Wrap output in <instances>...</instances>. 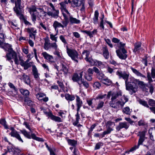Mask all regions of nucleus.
I'll return each instance as SVG.
<instances>
[{"label":"nucleus","instance_id":"22","mask_svg":"<svg viewBox=\"0 0 155 155\" xmlns=\"http://www.w3.org/2000/svg\"><path fill=\"white\" fill-rule=\"evenodd\" d=\"M76 105L77 107V111L78 112L80 110V108L82 106L83 103L81 100L80 98L78 96H76Z\"/></svg>","mask_w":155,"mask_h":155},{"label":"nucleus","instance_id":"36","mask_svg":"<svg viewBox=\"0 0 155 155\" xmlns=\"http://www.w3.org/2000/svg\"><path fill=\"white\" fill-rule=\"evenodd\" d=\"M99 16V13L97 11H96L94 12V17L93 18V20L94 24H97V22L98 17Z\"/></svg>","mask_w":155,"mask_h":155},{"label":"nucleus","instance_id":"18","mask_svg":"<svg viewBox=\"0 0 155 155\" xmlns=\"http://www.w3.org/2000/svg\"><path fill=\"white\" fill-rule=\"evenodd\" d=\"M10 95L14 97H16L17 95V89L15 87L12 83H10Z\"/></svg>","mask_w":155,"mask_h":155},{"label":"nucleus","instance_id":"19","mask_svg":"<svg viewBox=\"0 0 155 155\" xmlns=\"http://www.w3.org/2000/svg\"><path fill=\"white\" fill-rule=\"evenodd\" d=\"M19 59L20 61V65L24 67V69L27 70L31 66L32 64L31 62L28 63L27 62H24V61L20 58H19Z\"/></svg>","mask_w":155,"mask_h":155},{"label":"nucleus","instance_id":"39","mask_svg":"<svg viewBox=\"0 0 155 155\" xmlns=\"http://www.w3.org/2000/svg\"><path fill=\"white\" fill-rule=\"evenodd\" d=\"M67 141L69 145L73 147L75 146L77 144V141L73 140L68 139Z\"/></svg>","mask_w":155,"mask_h":155},{"label":"nucleus","instance_id":"12","mask_svg":"<svg viewBox=\"0 0 155 155\" xmlns=\"http://www.w3.org/2000/svg\"><path fill=\"white\" fill-rule=\"evenodd\" d=\"M41 55L48 62L51 63H53L54 62V60L53 57L52 55L48 54L46 52H42Z\"/></svg>","mask_w":155,"mask_h":155},{"label":"nucleus","instance_id":"62","mask_svg":"<svg viewBox=\"0 0 155 155\" xmlns=\"http://www.w3.org/2000/svg\"><path fill=\"white\" fill-rule=\"evenodd\" d=\"M101 86V84L98 82H95L94 84L93 87L95 88H99Z\"/></svg>","mask_w":155,"mask_h":155},{"label":"nucleus","instance_id":"64","mask_svg":"<svg viewBox=\"0 0 155 155\" xmlns=\"http://www.w3.org/2000/svg\"><path fill=\"white\" fill-rule=\"evenodd\" d=\"M31 137L32 138L38 141H41L40 139L38 137H37L34 134H31Z\"/></svg>","mask_w":155,"mask_h":155},{"label":"nucleus","instance_id":"14","mask_svg":"<svg viewBox=\"0 0 155 155\" xmlns=\"http://www.w3.org/2000/svg\"><path fill=\"white\" fill-rule=\"evenodd\" d=\"M129 124L126 122H121L119 123V125L117 126L116 129L118 131L123 128L127 130L129 128Z\"/></svg>","mask_w":155,"mask_h":155},{"label":"nucleus","instance_id":"59","mask_svg":"<svg viewBox=\"0 0 155 155\" xmlns=\"http://www.w3.org/2000/svg\"><path fill=\"white\" fill-rule=\"evenodd\" d=\"M147 131L146 130L139 132V134L140 137L144 138L145 134L146 133Z\"/></svg>","mask_w":155,"mask_h":155},{"label":"nucleus","instance_id":"33","mask_svg":"<svg viewBox=\"0 0 155 155\" xmlns=\"http://www.w3.org/2000/svg\"><path fill=\"white\" fill-rule=\"evenodd\" d=\"M28 10L30 14L34 13L37 12L36 10V8L34 5H32L31 6L28 8Z\"/></svg>","mask_w":155,"mask_h":155},{"label":"nucleus","instance_id":"5","mask_svg":"<svg viewBox=\"0 0 155 155\" xmlns=\"http://www.w3.org/2000/svg\"><path fill=\"white\" fill-rule=\"evenodd\" d=\"M49 5L52 9H51L50 8H48L47 11V14L52 17H57L58 16L59 11L55 9L52 3H50Z\"/></svg>","mask_w":155,"mask_h":155},{"label":"nucleus","instance_id":"28","mask_svg":"<svg viewBox=\"0 0 155 155\" xmlns=\"http://www.w3.org/2000/svg\"><path fill=\"white\" fill-rule=\"evenodd\" d=\"M94 64L92 65L95 64L100 68H103L105 67L104 64L101 61L97 60H94Z\"/></svg>","mask_w":155,"mask_h":155},{"label":"nucleus","instance_id":"58","mask_svg":"<svg viewBox=\"0 0 155 155\" xmlns=\"http://www.w3.org/2000/svg\"><path fill=\"white\" fill-rule=\"evenodd\" d=\"M82 84H83L86 88H88L89 86L88 84L86 81H82V82L80 84H79L80 87H81Z\"/></svg>","mask_w":155,"mask_h":155},{"label":"nucleus","instance_id":"2","mask_svg":"<svg viewBox=\"0 0 155 155\" xmlns=\"http://www.w3.org/2000/svg\"><path fill=\"white\" fill-rule=\"evenodd\" d=\"M138 81V79L133 78L130 82H128L125 84L126 90L132 91L134 92H135L138 88L137 84Z\"/></svg>","mask_w":155,"mask_h":155},{"label":"nucleus","instance_id":"35","mask_svg":"<svg viewBox=\"0 0 155 155\" xmlns=\"http://www.w3.org/2000/svg\"><path fill=\"white\" fill-rule=\"evenodd\" d=\"M30 14L31 15L32 20L33 21L34 23H35L37 17L39 13L38 12H34V13L31 14Z\"/></svg>","mask_w":155,"mask_h":155},{"label":"nucleus","instance_id":"11","mask_svg":"<svg viewBox=\"0 0 155 155\" xmlns=\"http://www.w3.org/2000/svg\"><path fill=\"white\" fill-rule=\"evenodd\" d=\"M71 5L74 7L82 6L81 9L82 10L84 8L83 0H73L72 1Z\"/></svg>","mask_w":155,"mask_h":155},{"label":"nucleus","instance_id":"26","mask_svg":"<svg viewBox=\"0 0 155 155\" xmlns=\"http://www.w3.org/2000/svg\"><path fill=\"white\" fill-rule=\"evenodd\" d=\"M72 80L74 81L77 82L78 84H80L82 82V80L80 79L78 75L77 74H74L72 78Z\"/></svg>","mask_w":155,"mask_h":155},{"label":"nucleus","instance_id":"30","mask_svg":"<svg viewBox=\"0 0 155 155\" xmlns=\"http://www.w3.org/2000/svg\"><path fill=\"white\" fill-rule=\"evenodd\" d=\"M22 78L24 82L27 84L29 85L30 83V80L28 76L24 74L22 75Z\"/></svg>","mask_w":155,"mask_h":155},{"label":"nucleus","instance_id":"20","mask_svg":"<svg viewBox=\"0 0 155 155\" xmlns=\"http://www.w3.org/2000/svg\"><path fill=\"white\" fill-rule=\"evenodd\" d=\"M32 68L33 74L34 78L37 80L39 78L40 74L38 72V70L35 65H32Z\"/></svg>","mask_w":155,"mask_h":155},{"label":"nucleus","instance_id":"6","mask_svg":"<svg viewBox=\"0 0 155 155\" xmlns=\"http://www.w3.org/2000/svg\"><path fill=\"white\" fill-rule=\"evenodd\" d=\"M117 75L118 76L119 78H122L125 80V83L126 84L128 81L129 74L126 71L122 72L120 70H118L116 72Z\"/></svg>","mask_w":155,"mask_h":155},{"label":"nucleus","instance_id":"9","mask_svg":"<svg viewBox=\"0 0 155 155\" xmlns=\"http://www.w3.org/2000/svg\"><path fill=\"white\" fill-rule=\"evenodd\" d=\"M128 101V99L124 95L122 96L120 100L116 102L117 109L122 108L124 104Z\"/></svg>","mask_w":155,"mask_h":155},{"label":"nucleus","instance_id":"34","mask_svg":"<svg viewBox=\"0 0 155 155\" xmlns=\"http://www.w3.org/2000/svg\"><path fill=\"white\" fill-rule=\"evenodd\" d=\"M103 83L107 85H110L112 83L111 81L106 77L102 81Z\"/></svg>","mask_w":155,"mask_h":155},{"label":"nucleus","instance_id":"27","mask_svg":"<svg viewBox=\"0 0 155 155\" xmlns=\"http://www.w3.org/2000/svg\"><path fill=\"white\" fill-rule=\"evenodd\" d=\"M10 150L13 154L15 155H18V153L20 152V150L19 149L15 147L13 145L10 146Z\"/></svg>","mask_w":155,"mask_h":155},{"label":"nucleus","instance_id":"8","mask_svg":"<svg viewBox=\"0 0 155 155\" xmlns=\"http://www.w3.org/2000/svg\"><path fill=\"white\" fill-rule=\"evenodd\" d=\"M0 47L3 48L5 51H7L6 54L7 60L10 61V45L8 43H4L0 41Z\"/></svg>","mask_w":155,"mask_h":155},{"label":"nucleus","instance_id":"15","mask_svg":"<svg viewBox=\"0 0 155 155\" xmlns=\"http://www.w3.org/2000/svg\"><path fill=\"white\" fill-rule=\"evenodd\" d=\"M13 59L15 63L17 64H19V60L17 57L16 53L10 48V60Z\"/></svg>","mask_w":155,"mask_h":155},{"label":"nucleus","instance_id":"38","mask_svg":"<svg viewBox=\"0 0 155 155\" xmlns=\"http://www.w3.org/2000/svg\"><path fill=\"white\" fill-rule=\"evenodd\" d=\"M20 93L24 96L28 95L29 94V92L28 90L23 88L20 89Z\"/></svg>","mask_w":155,"mask_h":155},{"label":"nucleus","instance_id":"37","mask_svg":"<svg viewBox=\"0 0 155 155\" xmlns=\"http://www.w3.org/2000/svg\"><path fill=\"white\" fill-rule=\"evenodd\" d=\"M138 101L140 104L143 105V106L148 108H150V107H149V106L147 104V102L141 99H139V100H138Z\"/></svg>","mask_w":155,"mask_h":155},{"label":"nucleus","instance_id":"10","mask_svg":"<svg viewBox=\"0 0 155 155\" xmlns=\"http://www.w3.org/2000/svg\"><path fill=\"white\" fill-rule=\"evenodd\" d=\"M90 52L87 50H84L82 53L83 55H84L85 57V60L89 62L90 64L92 65L94 64V60L91 57H89Z\"/></svg>","mask_w":155,"mask_h":155},{"label":"nucleus","instance_id":"40","mask_svg":"<svg viewBox=\"0 0 155 155\" xmlns=\"http://www.w3.org/2000/svg\"><path fill=\"white\" fill-rule=\"evenodd\" d=\"M65 98L67 100L72 101L75 99V97L74 95H71L69 94H66L65 95Z\"/></svg>","mask_w":155,"mask_h":155},{"label":"nucleus","instance_id":"63","mask_svg":"<svg viewBox=\"0 0 155 155\" xmlns=\"http://www.w3.org/2000/svg\"><path fill=\"white\" fill-rule=\"evenodd\" d=\"M114 101H112V100H111V101L110 102V106L112 107L117 109V107L116 105V103H114Z\"/></svg>","mask_w":155,"mask_h":155},{"label":"nucleus","instance_id":"31","mask_svg":"<svg viewBox=\"0 0 155 155\" xmlns=\"http://www.w3.org/2000/svg\"><path fill=\"white\" fill-rule=\"evenodd\" d=\"M69 20L71 24H79L80 22V20L73 18L72 16H70L69 17Z\"/></svg>","mask_w":155,"mask_h":155},{"label":"nucleus","instance_id":"60","mask_svg":"<svg viewBox=\"0 0 155 155\" xmlns=\"http://www.w3.org/2000/svg\"><path fill=\"white\" fill-rule=\"evenodd\" d=\"M105 41L106 43L111 48L113 47V45L110 40L109 39H105Z\"/></svg>","mask_w":155,"mask_h":155},{"label":"nucleus","instance_id":"21","mask_svg":"<svg viewBox=\"0 0 155 155\" xmlns=\"http://www.w3.org/2000/svg\"><path fill=\"white\" fill-rule=\"evenodd\" d=\"M130 69L137 76L144 78H146V77L145 75H143L140 72L136 69L133 68L132 67H130Z\"/></svg>","mask_w":155,"mask_h":155},{"label":"nucleus","instance_id":"4","mask_svg":"<svg viewBox=\"0 0 155 155\" xmlns=\"http://www.w3.org/2000/svg\"><path fill=\"white\" fill-rule=\"evenodd\" d=\"M67 52L68 55L73 60L77 63L78 62L77 60L78 58V54L76 50L69 48L68 46H67Z\"/></svg>","mask_w":155,"mask_h":155},{"label":"nucleus","instance_id":"3","mask_svg":"<svg viewBox=\"0 0 155 155\" xmlns=\"http://www.w3.org/2000/svg\"><path fill=\"white\" fill-rule=\"evenodd\" d=\"M21 0H17L15 2V6L14 8V10L16 13L17 16L21 20H25L23 13L20 7Z\"/></svg>","mask_w":155,"mask_h":155},{"label":"nucleus","instance_id":"13","mask_svg":"<svg viewBox=\"0 0 155 155\" xmlns=\"http://www.w3.org/2000/svg\"><path fill=\"white\" fill-rule=\"evenodd\" d=\"M10 130H12L11 132L10 133L11 136L15 137L19 141L21 142V143H23V141L21 139L20 135L18 134V132L12 127L10 128Z\"/></svg>","mask_w":155,"mask_h":155},{"label":"nucleus","instance_id":"29","mask_svg":"<svg viewBox=\"0 0 155 155\" xmlns=\"http://www.w3.org/2000/svg\"><path fill=\"white\" fill-rule=\"evenodd\" d=\"M53 26L55 30H56L57 28L61 27L63 28L64 26L61 23L56 21H55L53 24Z\"/></svg>","mask_w":155,"mask_h":155},{"label":"nucleus","instance_id":"23","mask_svg":"<svg viewBox=\"0 0 155 155\" xmlns=\"http://www.w3.org/2000/svg\"><path fill=\"white\" fill-rule=\"evenodd\" d=\"M103 51V54L104 58L108 59L109 57V55L108 49L107 47H104L102 48Z\"/></svg>","mask_w":155,"mask_h":155},{"label":"nucleus","instance_id":"43","mask_svg":"<svg viewBox=\"0 0 155 155\" xmlns=\"http://www.w3.org/2000/svg\"><path fill=\"white\" fill-rule=\"evenodd\" d=\"M112 130L111 128H108L107 130L104 131L102 134H101V137H104L105 135L110 134Z\"/></svg>","mask_w":155,"mask_h":155},{"label":"nucleus","instance_id":"41","mask_svg":"<svg viewBox=\"0 0 155 155\" xmlns=\"http://www.w3.org/2000/svg\"><path fill=\"white\" fill-rule=\"evenodd\" d=\"M106 77L104 74L101 72L97 75V78L99 80L102 81Z\"/></svg>","mask_w":155,"mask_h":155},{"label":"nucleus","instance_id":"55","mask_svg":"<svg viewBox=\"0 0 155 155\" xmlns=\"http://www.w3.org/2000/svg\"><path fill=\"white\" fill-rule=\"evenodd\" d=\"M97 29H94L92 31H90V37L92 38L94 35H96L97 33Z\"/></svg>","mask_w":155,"mask_h":155},{"label":"nucleus","instance_id":"52","mask_svg":"<svg viewBox=\"0 0 155 155\" xmlns=\"http://www.w3.org/2000/svg\"><path fill=\"white\" fill-rule=\"evenodd\" d=\"M51 47L54 49L55 51L56 50H58V45L56 42L51 43Z\"/></svg>","mask_w":155,"mask_h":155},{"label":"nucleus","instance_id":"32","mask_svg":"<svg viewBox=\"0 0 155 155\" xmlns=\"http://www.w3.org/2000/svg\"><path fill=\"white\" fill-rule=\"evenodd\" d=\"M61 68L60 70L61 71H62L64 72V74L65 76L67 75L68 70L67 67L64 64H62L61 65Z\"/></svg>","mask_w":155,"mask_h":155},{"label":"nucleus","instance_id":"56","mask_svg":"<svg viewBox=\"0 0 155 155\" xmlns=\"http://www.w3.org/2000/svg\"><path fill=\"white\" fill-rule=\"evenodd\" d=\"M27 30V31L30 33H36V30L33 28H28Z\"/></svg>","mask_w":155,"mask_h":155},{"label":"nucleus","instance_id":"53","mask_svg":"<svg viewBox=\"0 0 155 155\" xmlns=\"http://www.w3.org/2000/svg\"><path fill=\"white\" fill-rule=\"evenodd\" d=\"M92 75L86 74L84 76V77L88 81H91L92 79Z\"/></svg>","mask_w":155,"mask_h":155},{"label":"nucleus","instance_id":"46","mask_svg":"<svg viewBox=\"0 0 155 155\" xmlns=\"http://www.w3.org/2000/svg\"><path fill=\"white\" fill-rule=\"evenodd\" d=\"M6 121L4 119H1L0 120V124L3 125L4 127V128L6 129H8V127L7 125L6 124Z\"/></svg>","mask_w":155,"mask_h":155},{"label":"nucleus","instance_id":"49","mask_svg":"<svg viewBox=\"0 0 155 155\" xmlns=\"http://www.w3.org/2000/svg\"><path fill=\"white\" fill-rule=\"evenodd\" d=\"M45 95L44 94L39 93L36 94V96L37 99L39 100H42V97Z\"/></svg>","mask_w":155,"mask_h":155},{"label":"nucleus","instance_id":"44","mask_svg":"<svg viewBox=\"0 0 155 155\" xmlns=\"http://www.w3.org/2000/svg\"><path fill=\"white\" fill-rule=\"evenodd\" d=\"M21 133L26 137L28 139L31 138V136L30 134L25 130H21Z\"/></svg>","mask_w":155,"mask_h":155},{"label":"nucleus","instance_id":"48","mask_svg":"<svg viewBox=\"0 0 155 155\" xmlns=\"http://www.w3.org/2000/svg\"><path fill=\"white\" fill-rule=\"evenodd\" d=\"M54 54L57 55L58 59H61V54L58 51V50H55L54 52Z\"/></svg>","mask_w":155,"mask_h":155},{"label":"nucleus","instance_id":"57","mask_svg":"<svg viewBox=\"0 0 155 155\" xmlns=\"http://www.w3.org/2000/svg\"><path fill=\"white\" fill-rule=\"evenodd\" d=\"M25 102H26L28 106H31L33 104V102L30 98H26L25 99Z\"/></svg>","mask_w":155,"mask_h":155},{"label":"nucleus","instance_id":"42","mask_svg":"<svg viewBox=\"0 0 155 155\" xmlns=\"http://www.w3.org/2000/svg\"><path fill=\"white\" fill-rule=\"evenodd\" d=\"M123 112L127 114L130 115L131 112V111L129 107H127L123 109Z\"/></svg>","mask_w":155,"mask_h":155},{"label":"nucleus","instance_id":"47","mask_svg":"<svg viewBox=\"0 0 155 155\" xmlns=\"http://www.w3.org/2000/svg\"><path fill=\"white\" fill-rule=\"evenodd\" d=\"M139 147V146L138 145H135L132 147L129 150L126 151L125 152V153H129L130 152H131L136 150L137 149H138Z\"/></svg>","mask_w":155,"mask_h":155},{"label":"nucleus","instance_id":"45","mask_svg":"<svg viewBox=\"0 0 155 155\" xmlns=\"http://www.w3.org/2000/svg\"><path fill=\"white\" fill-rule=\"evenodd\" d=\"M104 104V102L102 101H100L98 103L97 106L96 107V109L99 110L102 108Z\"/></svg>","mask_w":155,"mask_h":155},{"label":"nucleus","instance_id":"50","mask_svg":"<svg viewBox=\"0 0 155 155\" xmlns=\"http://www.w3.org/2000/svg\"><path fill=\"white\" fill-rule=\"evenodd\" d=\"M148 103L149 105L154 107L155 106V100L152 99H149L148 101Z\"/></svg>","mask_w":155,"mask_h":155},{"label":"nucleus","instance_id":"24","mask_svg":"<svg viewBox=\"0 0 155 155\" xmlns=\"http://www.w3.org/2000/svg\"><path fill=\"white\" fill-rule=\"evenodd\" d=\"M134 48L133 50L134 52L135 53H139L140 50L141 49V43L138 42L135 43Z\"/></svg>","mask_w":155,"mask_h":155},{"label":"nucleus","instance_id":"17","mask_svg":"<svg viewBox=\"0 0 155 155\" xmlns=\"http://www.w3.org/2000/svg\"><path fill=\"white\" fill-rule=\"evenodd\" d=\"M61 7L60 8L61 9L62 11L63 12V15L64 18H65L66 17L64 13V12H65L68 14H70V13L68 12V11L67 10V8L68 6L65 4L63 2H61L59 3Z\"/></svg>","mask_w":155,"mask_h":155},{"label":"nucleus","instance_id":"61","mask_svg":"<svg viewBox=\"0 0 155 155\" xmlns=\"http://www.w3.org/2000/svg\"><path fill=\"white\" fill-rule=\"evenodd\" d=\"M92 99H89L87 100V102L89 106H91L92 108H94V107L92 105Z\"/></svg>","mask_w":155,"mask_h":155},{"label":"nucleus","instance_id":"1","mask_svg":"<svg viewBox=\"0 0 155 155\" xmlns=\"http://www.w3.org/2000/svg\"><path fill=\"white\" fill-rule=\"evenodd\" d=\"M119 43V49L116 51V52L117 56L120 59L125 60L127 57V55L126 54L127 51L124 48L125 44L122 42H120Z\"/></svg>","mask_w":155,"mask_h":155},{"label":"nucleus","instance_id":"51","mask_svg":"<svg viewBox=\"0 0 155 155\" xmlns=\"http://www.w3.org/2000/svg\"><path fill=\"white\" fill-rule=\"evenodd\" d=\"M56 35H54L52 34H50V38L52 41H54L55 42L57 41V37H56Z\"/></svg>","mask_w":155,"mask_h":155},{"label":"nucleus","instance_id":"54","mask_svg":"<svg viewBox=\"0 0 155 155\" xmlns=\"http://www.w3.org/2000/svg\"><path fill=\"white\" fill-rule=\"evenodd\" d=\"M59 38L62 42L64 43V45H67L68 44L64 36L62 35H60L59 37Z\"/></svg>","mask_w":155,"mask_h":155},{"label":"nucleus","instance_id":"7","mask_svg":"<svg viewBox=\"0 0 155 155\" xmlns=\"http://www.w3.org/2000/svg\"><path fill=\"white\" fill-rule=\"evenodd\" d=\"M41 109L43 110V113L49 117H50L52 120L59 122H62V120L60 117L54 116L51 112H48L43 107L41 108Z\"/></svg>","mask_w":155,"mask_h":155},{"label":"nucleus","instance_id":"25","mask_svg":"<svg viewBox=\"0 0 155 155\" xmlns=\"http://www.w3.org/2000/svg\"><path fill=\"white\" fill-rule=\"evenodd\" d=\"M137 84H138L139 86L143 89V91L147 92L148 89L146 88V85L143 81H139L138 80V81L137 82Z\"/></svg>","mask_w":155,"mask_h":155},{"label":"nucleus","instance_id":"16","mask_svg":"<svg viewBox=\"0 0 155 155\" xmlns=\"http://www.w3.org/2000/svg\"><path fill=\"white\" fill-rule=\"evenodd\" d=\"M122 93L121 91H119L116 93H114L111 94V100L112 101L117 100L118 99H120L122 97Z\"/></svg>","mask_w":155,"mask_h":155}]
</instances>
